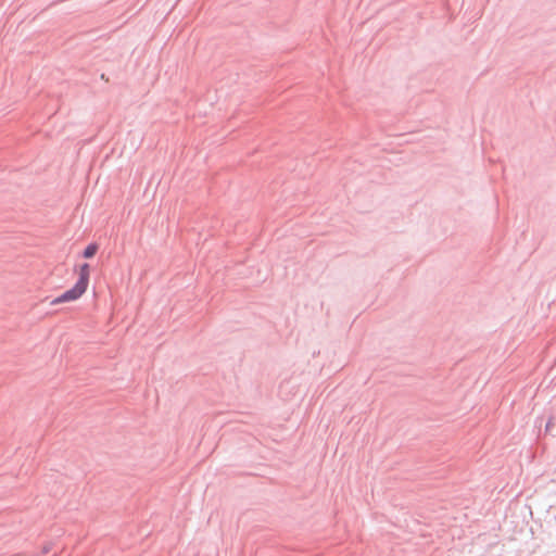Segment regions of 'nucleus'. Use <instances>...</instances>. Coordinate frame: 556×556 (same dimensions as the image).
Returning a JSON list of instances; mask_svg holds the SVG:
<instances>
[{"label": "nucleus", "instance_id": "2", "mask_svg": "<svg viewBox=\"0 0 556 556\" xmlns=\"http://www.w3.org/2000/svg\"><path fill=\"white\" fill-rule=\"evenodd\" d=\"M90 265L88 263H83L78 266V278L76 280V285L80 286L81 288L88 289L89 280H90Z\"/></svg>", "mask_w": 556, "mask_h": 556}, {"label": "nucleus", "instance_id": "1", "mask_svg": "<svg viewBox=\"0 0 556 556\" xmlns=\"http://www.w3.org/2000/svg\"><path fill=\"white\" fill-rule=\"evenodd\" d=\"M87 290L85 288H81L80 286L74 283V286L63 293H61L59 296H56L54 300H52L51 304H60V303H67L73 302L81 298Z\"/></svg>", "mask_w": 556, "mask_h": 556}, {"label": "nucleus", "instance_id": "3", "mask_svg": "<svg viewBox=\"0 0 556 556\" xmlns=\"http://www.w3.org/2000/svg\"><path fill=\"white\" fill-rule=\"evenodd\" d=\"M99 250V244L97 242H90L87 247L81 251L80 257L83 258H92Z\"/></svg>", "mask_w": 556, "mask_h": 556}, {"label": "nucleus", "instance_id": "4", "mask_svg": "<svg viewBox=\"0 0 556 556\" xmlns=\"http://www.w3.org/2000/svg\"><path fill=\"white\" fill-rule=\"evenodd\" d=\"M552 426H553V418L551 417L545 425V432H548Z\"/></svg>", "mask_w": 556, "mask_h": 556}]
</instances>
